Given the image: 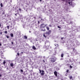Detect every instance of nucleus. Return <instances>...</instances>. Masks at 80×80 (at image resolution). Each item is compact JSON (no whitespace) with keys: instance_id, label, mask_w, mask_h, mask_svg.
I'll return each mask as SVG.
<instances>
[{"instance_id":"obj_1","label":"nucleus","mask_w":80,"mask_h":80,"mask_svg":"<svg viewBox=\"0 0 80 80\" xmlns=\"http://www.w3.org/2000/svg\"><path fill=\"white\" fill-rule=\"evenodd\" d=\"M51 32L52 31L51 30H49L48 32H44L43 34V37L45 38H47V36H46L45 34L47 35L48 34V35H50V34L51 33Z\"/></svg>"},{"instance_id":"obj_2","label":"nucleus","mask_w":80,"mask_h":80,"mask_svg":"<svg viewBox=\"0 0 80 80\" xmlns=\"http://www.w3.org/2000/svg\"><path fill=\"white\" fill-rule=\"evenodd\" d=\"M56 60V58L55 57L54 58H49V61L50 62H51V63H54V62H55Z\"/></svg>"},{"instance_id":"obj_3","label":"nucleus","mask_w":80,"mask_h":80,"mask_svg":"<svg viewBox=\"0 0 80 80\" xmlns=\"http://www.w3.org/2000/svg\"><path fill=\"white\" fill-rule=\"evenodd\" d=\"M39 70L41 75L42 76H43L44 75V71L43 70H41L40 69H39Z\"/></svg>"},{"instance_id":"obj_4","label":"nucleus","mask_w":80,"mask_h":80,"mask_svg":"<svg viewBox=\"0 0 80 80\" xmlns=\"http://www.w3.org/2000/svg\"><path fill=\"white\" fill-rule=\"evenodd\" d=\"M46 27L45 24L44 23H42L40 25V28H45Z\"/></svg>"},{"instance_id":"obj_5","label":"nucleus","mask_w":80,"mask_h":80,"mask_svg":"<svg viewBox=\"0 0 80 80\" xmlns=\"http://www.w3.org/2000/svg\"><path fill=\"white\" fill-rule=\"evenodd\" d=\"M41 28L42 31V32H46V29H45V28Z\"/></svg>"},{"instance_id":"obj_6","label":"nucleus","mask_w":80,"mask_h":80,"mask_svg":"<svg viewBox=\"0 0 80 80\" xmlns=\"http://www.w3.org/2000/svg\"><path fill=\"white\" fill-rule=\"evenodd\" d=\"M54 74L56 76V77H57V72L55 71L54 72Z\"/></svg>"},{"instance_id":"obj_7","label":"nucleus","mask_w":80,"mask_h":80,"mask_svg":"<svg viewBox=\"0 0 80 80\" xmlns=\"http://www.w3.org/2000/svg\"><path fill=\"white\" fill-rule=\"evenodd\" d=\"M66 4H65V5H67V3H69V5H70V2H67V1H66Z\"/></svg>"},{"instance_id":"obj_8","label":"nucleus","mask_w":80,"mask_h":80,"mask_svg":"<svg viewBox=\"0 0 80 80\" xmlns=\"http://www.w3.org/2000/svg\"><path fill=\"white\" fill-rule=\"evenodd\" d=\"M10 36L11 37H13V34L12 33H11L10 34Z\"/></svg>"},{"instance_id":"obj_9","label":"nucleus","mask_w":80,"mask_h":80,"mask_svg":"<svg viewBox=\"0 0 80 80\" xmlns=\"http://www.w3.org/2000/svg\"><path fill=\"white\" fill-rule=\"evenodd\" d=\"M32 48L33 49V50H36V48H35V47L34 46H33Z\"/></svg>"},{"instance_id":"obj_10","label":"nucleus","mask_w":80,"mask_h":80,"mask_svg":"<svg viewBox=\"0 0 80 80\" xmlns=\"http://www.w3.org/2000/svg\"><path fill=\"white\" fill-rule=\"evenodd\" d=\"M10 65L11 67H13V63H11Z\"/></svg>"},{"instance_id":"obj_11","label":"nucleus","mask_w":80,"mask_h":80,"mask_svg":"<svg viewBox=\"0 0 80 80\" xmlns=\"http://www.w3.org/2000/svg\"><path fill=\"white\" fill-rule=\"evenodd\" d=\"M24 39H27V36H24Z\"/></svg>"},{"instance_id":"obj_12","label":"nucleus","mask_w":80,"mask_h":80,"mask_svg":"<svg viewBox=\"0 0 80 80\" xmlns=\"http://www.w3.org/2000/svg\"><path fill=\"white\" fill-rule=\"evenodd\" d=\"M46 28L48 30H49V27H48L47 26Z\"/></svg>"},{"instance_id":"obj_13","label":"nucleus","mask_w":80,"mask_h":80,"mask_svg":"<svg viewBox=\"0 0 80 80\" xmlns=\"http://www.w3.org/2000/svg\"><path fill=\"white\" fill-rule=\"evenodd\" d=\"M63 53H62L61 54V57H62V58H63Z\"/></svg>"},{"instance_id":"obj_14","label":"nucleus","mask_w":80,"mask_h":80,"mask_svg":"<svg viewBox=\"0 0 80 80\" xmlns=\"http://www.w3.org/2000/svg\"><path fill=\"white\" fill-rule=\"evenodd\" d=\"M0 5H1V7H3V4H2V3L0 4Z\"/></svg>"},{"instance_id":"obj_15","label":"nucleus","mask_w":80,"mask_h":80,"mask_svg":"<svg viewBox=\"0 0 80 80\" xmlns=\"http://www.w3.org/2000/svg\"><path fill=\"white\" fill-rule=\"evenodd\" d=\"M6 37L7 38H9V36L8 35H6Z\"/></svg>"},{"instance_id":"obj_16","label":"nucleus","mask_w":80,"mask_h":80,"mask_svg":"<svg viewBox=\"0 0 80 80\" xmlns=\"http://www.w3.org/2000/svg\"><path fill=\"white\" fill-rule=\"evenodd\" d=\"M69 72V70L67 69V70L66 71L67 73H68Z\"/></svg>"},{"instance_id":"obj_17","label":"nucleus","mask_w":80,"mask_h":80,"mask_svg":"<svg viewBox=\"0 0 80 80\" xmlns=\"http://www.w3.org/2000/svg\"><path fill=\"white\" fill-rule=\"evenodd\" d=\"M7 33H8V32H7V31H5L4 32V33H6V34H7Z\"/></svg>"},{"instance_id":"obj_18","label":"nucleus","mask_w":80,"mask_h":80,"mask_svg":"<svg viewBox=\"0 0 80 80\" xmlns=\"http://www.w3.org/2000/svg\"><path fill=\"white\" fill-rule=\"evenodd\" d=\"M72 76H71L69 77L70 79H72Z\"/></svg>"},{"instance_id":"obj_19","label":"nucleus","mask_w":80,"mask_h":80,"mask_svg":"<svg viewBox=\"0 0 80 80\" xmlns=\"http://www.w3.org/2000/svg\"><path fill=\"white\" fill-rule=\"evenodd\" d=\"M5 63H6V62L5 61H4V62H3V64L4 65H5Z\"/></svg>"},{"instance_id":"obj_20","label":"nucleus","mask_w":80,"mask_h":80,"mask_svg":"<svg viewBox=\"0 0 80 80\" xmlns=\"http://www.w3.org/2000/svg\"><path fill=\"white\" fill-rule=\"evenodd\" d=\"M70 68H73V67L71 66V65L70 66Z\"/></svg>"},{"instance_id":"obj_21","label":"nucleus","mask_w":80,"mask_h":80,"mask_svg":"<svg viewBox=\"0 0 80 80\" xmlns=\"http://www.w3.org/2000/svg\"><path fill=\"white\" fill-rule=\"evenodd\" d=\"M7 28L8 30L9 29V26H7Z\"/></svg>"},{"instance_id":"obj_22","label":"nucleus","mask_w":80,"mask_h":80,"mask_svg":"<svg viewBox=\"0 0 80 80\" xmlns=\"http://www.w3.org/2000/svg\"><path fill=\"white\" fill-rule=\"evenodd\" d=\"M19 10L20 12H21V11H22V9L20 8H19Z\"/></svg>"},{"instance_id":"obj_23","label":"nucleus","mask_w":80,"mask_h":80,"mask_svg":"<svg viewBox=\"0 0 80 80\" xmlns=\"http://www.w3.org/2000/svg\"><path fill=\"white\" fill-rule=\"evenodd\" d=\"M17 55L18 56H19V55H20V54H19V53L18 52L17 53Z\"/></svg>"},{"instance_id":"obj_24","label":"nucleus","mask_w":80,"mask_h":80,"mask_svg":"<svg viewBox=\"0 0 80 80\" xmlns=\"http://www.w3.org/2000/svg\"><path fill=\"white\" fill-rule=\"evenodd\" d=\"M23 52H21L20 53L21 55H22V54H23Z\"/></svg>"},{"instance_id":"obj_25","label":"nucleus","mask_w":80,"mask_h":80,"mask_svg":"<svg viewBox=\"0 0 80 80\" xmlns=\"http://www.w3.org/2000/svg\"><path fill=\"white\" fill-rule=\"evenodd\" d=\"M20 71H21V72H23V70H22V69H21Z\"/></svg>"},{"instance_id":"obj_26","label":"nucleus","mask_w":80,"mask_h":80,"mask_svg":"<svg viewBox=\"0 0 80 80\" xmlns=\"http://www.w3.org/2000/svg\"><path fill=\"white\" fill-rule=\"evenodd\" d=\"M58 28H61V27H60V26H58Z\"/></svg>"},{"instance_id":"obj_27","label":"nucleus","mask_w":80,"mask_h":80,"mask_svg":"<svg viewBox=\"0 0 80 80\" xmlns=\"http://www.w3.org/2000/svg\"><path fill=\"white\" fill-rule=\"evenodd\" d=\"M0 33V35H2V32H1Z\"/></svg>"},{"instance_id":"obj_28","label":"nucleus","mask_w":80,"mask_h":80,"mask_svg":"<svg viewBox=\"0 0 80 80\" xmlns=\"http://www.w3.org/2000/svg\"><path fill=\"white\" fill-rule=\"evenodd\" d=\"M70 23H71V24H73V22H70Z\"/></svg>"},{"instance_id":"obj_29","label":"nucleus","mask_w":80,"mask_h":80,"mask_svg":"<svg viewBox=\"0 0 80 80\" xmlns=\"http://www.w3.org/2000/svg\"><path fill=\"white\" fill-rule=\"evenodd\" d=\"M49 26L50 27H52V25H49Z\"/></svg>"},{"instance_id":"obj_30","label":"nucleus","mask_w":80,"mask_h":80,"mask_svg":"<svg viewBox=\"0 0 80 80\" xmlns=\"http://www.w3.org/2000/svg\"><path fill=\"white\" fill-rule=\"evenodd\" d=\"M17 14H18V13H16V14H15V15H16V16H17Z\"/></svg>"},{"instance_id":"obj_31","label":"nucleus","mask_w":80,"mask_h":80,"mask_svg":"<svg viewBox=\"0 0 80 80\" xmlns=\"http://www.w3.org/2000/svg\"><path fill=\"white\" fill-rule=\"evenodd\" d=\"M41 20L42 21H43V19H42V18H41Z\"/></svg>"},{"instance_id":"obj_32","label":"nucleus","mask_w":80,"mask_h":80,"mask_svg":"<svg viewBox=\"0 0 80 80\" xmlns=\"http://www.w3.org/2000/svg\"><path fill=\"white\" fill-rule=\"evenodd\" d=\"M12 45H13V42H12Z\"/></svg>"},{"instance_id":"obj_33","label":"nucleus","mask_w":80,"mask_h":80,"mask_svg":"<svg viewBox=\"0 0 80 80\" xmlns=\"http://www.w3.org/2000/svg\"><path fill=\"white\" fill-rule=\"evenodd\" d=\"M43 62L45 63V61L44 60H43Z\"/></svg>"},{"instance_id":"obj_34","label":"nucleus","mask_w":80,"mask_h":80,"mask_svg":"<svg viewBox=\"0 0 80 80\" xmlns=\"http://www.w3.org/2000/svg\"><path fill=\"white\" fill-rule=\"evenodd\" d=\"M38 24L40 23V21H38Z\"/></svg>"},{"instance_id":"obj_35","label":"nucleus","mask_w":80,"mask_h":80,"mask_svg":"<svg viewBox=\"0 0 80 80\" xmlns=\"http://www.w3.org/2000/svg\"><path fill=\"white\" fill-rule=\"evenodd\" d=\"M47 42H45V44H47Z\"/></svg>"},{"instance_id":"obj_36","label":"nucleus","mask_w":80,"mask_h":80,"mask_svg":"<svg viewBox=\"0 0 80 80\" xmlns=\"http://www.w3.org/2000/svg\"><path fill=\"white\" fill-rule=\"evenodd\" d=\"M0 46H2V44L0 43Z\"/></svg>"},{"instance_id":"obj_37","label":"nucleus","mask_w":80,"mask_h":80,"mask_svg":"<svg viewBox=\"0 0 80 80\" xmlns=\"http://www.w3.org/2000/svg\"><path fill=\"white\" fill-rule=\"evenodd\" d=\"M63 38H61V40H63Z\"/></svg>"},{"instance_id":"obj_38","label":"nucleus","mask_w":80,"mask_h":80,"mask_svg":"<svg viewBox=\"0 0 80 80\" xmlns=\"http://www.w3.org/2000/svg\"><path fill=\"white\" fill-rule=\"evenodd\" d=\"M2 77V75L0 74V77Z\"/></svg>"},{"instance_id":"obj_39","label":"nucleus","mask_w":80,"mask_h":80,"mask_svg":"<svg viewBox=\"0 0 80 80\" xmlns=\"http://www.w3.org/2000/svg\"><path fill=\"white\" fill-rule=\"evenodd\" d=\"M1 27V24L0 23V27Z\"/></svg>"},{"instance_id":"obj_40","label":"nucleus","mask_w":80,"mask_h":80,"mask_svg":"<svg viewBox=\"0 0 80 80\" xmlns=\"http://www.w3.org/2000/svg\"><path fill=\"white\" fill-rule=\"evenodd\" d=\"M40 2H42V0H39Z\"/></svg>"},{"instance_id":"obj_41","label":"nucleus","mask_w":80,"mask_h":80,"mask_svg":"<svg viewBox=\"0 0 80 80\" xmlns=\"http://www.w3.org/2000/svg\"><path fill=\"white\" fill-rule=\"evenodd\" d=\"M47 25V24H45L46 27Z\"/></svg>"},{"instance_id":"obj_42","label":"nucleus","mask_w":80,"mask_h":80,"mask_svg":"<svg viewBox=\"0 0 80 80\" xmlns=\"http://www.w3.org/2000/svg\"><path fill=\"white\" fill-rule=\"evenodd\" d=\"M29 33H31V32H30V31H29Z\"/></svg>"},{"instance_id":"obj_43","label":"nucleus","mask_w":80,"mask_h":80,"mask_svg":"<svg viewBox=\"0 0 80 80\" xmlns=\"http://www.w3.org/2000/svg\"><path fill=\"white\" fill-rule=\"evenodd\" d=\"M2 14H5V13H2Z\"/></svg>"},{"instance_id":"obj_44","label":"nucleus","mask_w":80,"mask_h":80,"mask_svg":"<svg viewBox=\"0 0 80 80\" xmlns=\"http://www.w3.org/2000/svg\"><path fill=\"white\" fill-rule=\"evenodd\" d=\"M66 76H67V75H66Z\"/></svg>"},{"instance_id":"obj_45","label":"nucleus","mask_w":80,"mask_h":80,"mask_svg":"<svg viewBox=\"0 0 80 80\" xmlns=\"http://www.w3.org/2000/svg\"><path fill=\"white\" fill-rule=\"evenodd\" d=\"M69 0V1H70V0Z\"/></svg>"},{"instance_id":"obj_46","label":"nucleus","mask_w":80,"mask_h":80,"mask_svg":"<svg viewBox=\"0 0 80 80\" xmlns=\"http://www.w3.org/2000/svg\"><path fill=\"white\" fill-rule=\"evenodd\" d=\"M55 46H56V45H55Z\"/></svg>"},{"instance_id":"obj_47","label":"nucleus","mask_w":80,"mask_h":80,"mask_svg":"<svg viewBox=\"0 0 80 80\" xmlns=\"http://www.w3.org/2000/svg\"><path fill=\"white\" fill-rule=\"evenodd\" d=\"M55 1L56 0H54Z\"/></svg>"},{"instance_id":"obj_48","label":"nucleus","mask_w":80,"mask_h":80,"mask_svg":"<svg viewBox=\"0 0 80 80\" xmlns=\"http://www.w3.org/2000/svg\"><path fill=\"white\" fill-rule=\"evenodd\" d=\"M39 18H40V17H39Z\"/></svg>"}]
</instances>
